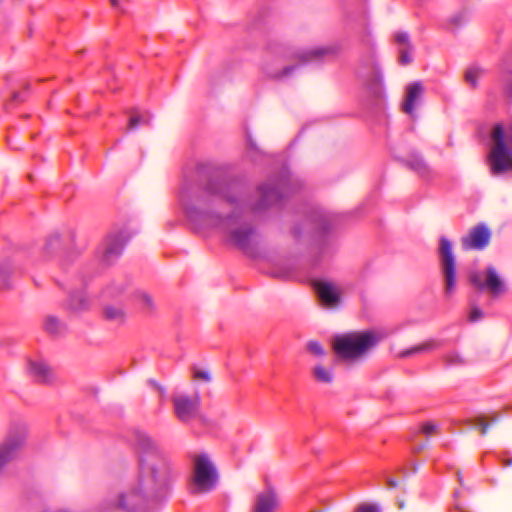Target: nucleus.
Masks as SVG:
<instances>
[{
  "mask_svg": "<svg viewBox=\"0 0 512 512\" xmlns=\"http://www.w3.org/2000/svg\"><path fill=\"white\" fill-rule=\"evenodd\" d=\"M298 188V180L285 167L278 177L259 185L254 198L241 179L218 171L201 188L195 189L185 180L179 191V203L194 228H215L226 242L251 254L260 239L253 216L282 205Z\"/></svg>",
  "mask_w": 512,
  "mask_h": 512,
  "instance_id": "nucleus-1",
  "label": "nucleus"
},
{
  "mask_svg": "<svg viewBox=\"0 0 512 512\" xmlns=\"http://www.w3.org/2000/svg\"><path fill=\"white\" fill-rule=\"evenodd\" d=\"M134 443L139 455L136 482L117 499L102 501L93 512H151L149 501L161 498L168 489L172 478L171 466L156 442L146 432L135 430Z\"/></svg>",
  "mask_w": 512,
  "mask_h": 512,
  "instance_id": "nucleus-2",
  "label": "nucleus"
},
{
  "mask_svg": "<svg viewBox=\"0 0 512 512\" xmlns=\"http://www.w3.org/2000/svg\"><path fill=\"white\" fill-rule=\"evenodd\" d=\"M491 141L488 156L491 174L498 176L512 171V124L507 129L502 124L495 125Z\"/></svg>",
  "mask_w": 512,
  "mask_h": 512,
  "instance_id": "nucleus-3",
  "label": "nucleus"
},
{
  "mask_svg": "<svg viewBox=\"0 0 512 512\" xmlns=\"http://www.w3.org/2000/svg\"><path fill=\"white\" fill-rule=\"evenodd\" d=\"M340 51L339 44H329L325 46H317L306 50L296 52L295 58L298 60L296 65H280V67L265 68V73L275 79L284 80L289 78L301 65L320 64L332 57Z\"/></svg>",
  "mask_w": 512,
  "mask_h": 512,
  "instance_id": "nucleus-4",
  "label": "nucleus"
},
{
  "mask_svg": "<svg viewBox=\"0 0 512 512\" xmlns=\"http://www.w3.org/2000/svg\"><path fill=\"white\" fill-rule=\"evenodd\" d=\"M191 490L193 493H207L215 489L218 482V472L206 453L194 455Z\"/></svg>",
  "mask_w": 512,
  "mask_h": 512,
  "instance_id": "nucleus-5",
  "label": "nucleus"
},
{
  "mask_svg": "<svg viewBox=\"0 0 512 512\" xmlns=\"http://www.w3.org/2000/svg\"><path fill=\"white\" fill-rule=\"evenodd\" d=\"M135 233L136 231L130 232L127 228L112 230L96 251L99 260L105 264L115 262L123 253L126 243Z\"/></svg>",
  "mask_w": 512,
  "mask_h": 512,
  "instance_id": "nucleus-6",
  "label": "nucleus"
},
{
  "mask_svg": "<svg viewBox=\"0 0 512 512\" xmlns=\"http://www.w3.org/2000/svg\"><path fill=\"white\" fill-rule=\"evenodd\" d=\"M440 264L444 279V292L450 297L456 289V260L452 250L451 242L445 238L440 239Z\"/></svg>",
  "mask_w": 512,
  "mask_h": 512,
  "instance_id": "nucleus-7",
  "label": "nucleus"
},
{
  "mask_svg": "<svg viewBox=\"0 0 512 512\" xmlns=\"http://www.w3.org/2000/svg\"><path fill=\"white\" fill-rule=\"evenodd\" d=\"M382 338L375 329L354 332V366L363 364Z\"/></svg>",
  "mask_w": 512,
  "mask_h": 512,
  "instance_id": "nucleus-8",
  "label": "nucleus"
},
{
  "mask_svg": "<svg viewBox=\"0 0 512 512\" xmlns=\"http://www.w3.org/2000/svg\"><path fill=\"white\" fill-rule=\"evenodd\" d=\"M172 402L175 414L181 422H189L199 413L200 397L198 394L176 395L173 397Z\"/></svg>",
  "mask_w": 512,
  "mask_h": 512,
  "instance_id": "nucleus-9",
  "label": "nucleus"
},
{
  "mask_svg": "<svg viewBox=\"0 0 512 512\" xmlns=\"http://www.w3.org/2000/svg\"><path fill=\"white\" fill-rule=\"evenodd\" d=\"M314 288L323 307L327 309L340 307L342 291L339 286L328 280L319 279L314 281Z\"/></svg>",
  "mask_w": 512,
  "mask_h": 512,
  "instance_id": "nucleus-10",
  "label": "nucleus"
},
{
  "mask_svg": "<svg viewBox=\"0 0 512 512\" xmlns=\"http://www.w3.org/2000/svg\"><path fill=\"white\" fill-rule=\"evenodd\" d=\"M485 275L486 280L484 281L480 273L473 272L470 275V281L477 289H487L494 296L504 292V283L494 266H488Z\"/></svg>",
  "mask_w": 512,
  "mask_h": 512,
  "instance_id": "nucleus-11",
  "label": "nucleus"
},
{
  "mask_svg": "<svg viewBox=\"0 0 512 512\" xmlns=\"http://www.w3.org/2000/svg\"><path fill=\"white\" fill-rule=\"evenodd\" d=\"M491 239V231L485 224H478L469 233L462 237L463 250H482L488 246Z\"/></svg>",
  "mask_w": 512,
  "mask_h": 512,
  "instance_id": "nucleus-12",
  "label": "nucleus"
},
{
  "mask_svg": "<svg viewBox=\"0 0 512 512\" xmlns=\"http://www.w3.org/2000/svg\"><path fill=\"white\" fill-rule=\"evenodd\" d=\"M278 506V494L274 487L267 483L264 490L255 496L251 512H275Z\"/></svg>",
  "mask_w": 512,
  "mask_h": 512,
  "instance_id": "nucleus-13",
  "label": "nucleus"
},
{
  "mask_svg": "<svg viewBox=\"0 0 512 512\" xmlns=\"http://www.w3.org/2000/svg\"><path fill=\"white\" fill-rule=\"evenodd\" d=\"M331 347L337 361H351L352 332L335 334L331 339Z\"/></svg>",
  "mask_w": 512,
  "mask_h": 512,
  "instance_id": "nucleus-14",
  "label": "nucleus"
},
{
  "mask_svg": "<svg viewBox=\"0 0 512 512\" xmlns=\"http://www.w3.org/2000/svg\"><path fill=\"white\" fill-rule=\"evenodd\" d=\"M423 85L416 81L407 87L406 98L403 103V111L411 116L414 115L416 102L422 97Z\"/></svg>",
  "mask_w": 512,
  "mask_h": 512,
  "instance_id": "nucleus-15",
  "label": "nucleus"
},
{
  "mask_svg": "<svg viewBox=\"0 0 512 512\" xmlns=\"http://www.w3.org/2000/svg\"><path fill=\"white\" fill-rule=\"evenodd\" d=\"M29 372L38 383L48 384L53 380V373L51 369L42 360L30 361Z\"/></svg>",
  "mask_w": 512,
  "mask_h": 512,
  "instance_id": "nucleus-16",
  "label": "nucleus"
},
{
  "mask_svg": "<svg viewBox=\"0 0 512 512\" xmlns=\"http://www.w3.org/2000/svg\"><path fill=\"white\" fill-rule=\"evenodd\" d=\"M313 380L321 385H332L335 380L334 368L319 362L311 368Z\"/></svg>",
  "mask_w": 512,
  "mask_h": 512,
  "instance_id": "nucleus-17",
  "label": "nucleus"
},
{
  "mask_svg": "<svg viewBox=\"0 0 512 512\" xmlns=\"http://www.w3.org/2000/svg\"><path fill=\"white\" fill-rule=\"evenodd\" d=\"M406 164L410 169L415 171L420 177H422L425 180H430L434 176L431 167L419 154H411L409 158L406 160Z\"/></svg>",
  "mask_w": 512,
  "mask_h": 512,
  "instance_id": "nucleus-18",
  "label": "nucleus"
},
{
  "mask_svg": "<svg viewBox=\"0 0 512 512\" xmlns=\"http://www.w3.org/2000/svg\"><path fill=\"white\" fill-rule=\"evenodd\" d=\"M442 343L436 339H429L423 343L405 349L397 354V358L404 359L421 353H428L440 348Z\"/></svg>",
  "mask_w": 512,
  "mask_h": 512,
  "instance_id": "nucleus-19",
  "label": "nucleus"
},
{
  "mask_svg": "<svg viewBox=\"0 0 512 512\" xmlns=\"http://www.w3.org/2000/svg\"><path fill=\"white\" fill-rule=\"evenodd\" d=\"M500 421V417L496 413L481 414L473 419L466 420V423L471 427H478L482 436H486L490 424H495Z\"/></svg>",
  "mask_w": 512,
  "mask_h": 512,
  "instance_id": "nucleus-20",
  "label": "nucleus"
},
{
  "mask_svg": "<svg viewBox=\"0 0 512 512\" xmlns=\"http://www.w3.org/2000/svg\"><path fill=\"white\" fill-rule=\"evenodd\" d=\"M88 307V299L82 290H73L70 293L67 308L73 312H80Z\"/></svg>",
  "mask_w": 512,
  "mask_h": 512,
  "instance_id": "nucleus-21",
  "label": "nucleus"
},
{
  "mask_svg": "<svg viewBox=\"0 0 512 512\" xmlns=\"http://www.w3.org/2000/svg\"><path fill=\"white\" fill-rule=\"evenodd\" d=\"M307 220L312 223L314 229L319 233H326L330 229L328 216L320 211H312Z\"/></svg>",
  "mask_w": 512,
  "mask_h": 512,
  "instance_id": "nucleus-22",
  "label": "nucleus"
},
{
  "mask_svg": "<svg viewBox=\"0 0 512 512\" xmlns=\"http://www.w3.org/2000/svg\"><path fill=\"white\" fill-rule=\"evenodd\" d=\"M269 273L273 277H276L279 279H284V280H289V279H293L296 277L293 266L287 262H280V263L275 264L271 268Z\"/></svg>",
  "mask_w": 512,
  "mask_h": 512,
  "instance_id": "nucleus-23",
  "label": "nucleus"
},
{
  "mask_svg": "<svg viewBox=\"0 0 512 512\" xmlns=\"http://www.w3.org/2000/svg\"><path fill=\"white\" fill-rule=\"evenodd\" d=\"M127 289V283L124 280L114 281L109 284L102 292L103 298L117 299L122 296Z\"/></svg>",
  "mask_w": 512,
  "mask_h": 512,
  "instance_id": "nucleus-24",
  "label": "nucleus"
},
{
  "mask_svg": "<svg viewBox=\"0 0 512 512\" xmlns=\"http://www.w3.org/2000/svg\"><path fill=\"white\" fill-rule=\"evenodd\" d=\"M150 121L151 116L148 112L132 114L129 118L128 130H136L140 126L148 125Z\"/></svg>",
  "mask_w": 512,
  "mask_h": 512,
  "instance_id": "nucleus-25",
  "label": "nucleus"
},
{
  "mask_svg": "<svg viewBox=\"0 0 512 512\" xmlns=\"http://www.w3.org/2000/svg\"><path fill=\"white\" fill-rule=\"evenodd\" d=\"M104 317L109 321L122 323L125 320V312L121 307L107 305L104 308Z\"/></svg>",
  "mask_w": 512,
  "mask_h": 512,
  "instance_id": "nucleus-26",
  "label": "nucleus"
},
{
  "mask_svg": "<svg viewBox=\"0 0 512 512\" xmlns=\"http://www.w3.org/2000/svg\"><path fill=\"white\" fill-rule=\"evenodd\" d=\"M44 329L51 335H58L64 330V325L58 318L48 316L44 321Z\"/></svg>",
  "mask_w": 512,
  "mask_h": 512,
  "instance_id": "nucleus-27",
  "label": "nucleus"
},
{
  "mask_svg": "<svg viewBox=\"0 0 512 512\" xmlns=\"http://www.w3.org/2000/svg\"><path fill=\"white\" fill-rule=\"evenodd\" d=\"M484 70L480 67H470L465 74L466 82L472 87L478 86L479 79L483 76Z\"/></svg>",
  "mask_w": 512,
  "mask_h": 512,
  "instance_id": "nucleus-28",
  "label": "nucleus"
},
{
  "mask_svg": "<svg viewBox=\"0 0 512 512\" xmlns=\"http://www.w3.org/2000/svg\"><path fill=\"white\" fill-rule=\"evenodd\" d=\"M134 301L138 302L142 309L149 310L152 308L153 303L151 297L142 291H136L133 293Z\"/></svg>",
  "mask_w": 512,
  "mask_h": 512,
  "instance_id": "nucleus-29",
  "label": "nucleus"
},
{
  "mask_svg": "<svg viewBox=\"0 0 512 512\" xmlns=\"http://www.w3.org/2000/svg\"><path fill=\"white\" fill-rule=\"evenodd\" d=\"M306 349L311 354L317 357H324L326 355V350L323 345L317 340H310L306 344Z\"/></svg>",
  "mask_w": 512,
  "mask_h": 512,
  "instance_id": "nucleus-30",
  "label": "nucleus"
},
{
  "mask_svg": "<svg viewBox=\"0 0 512 512\" xmlns=\"http://www.w3.org/2000/svg\"><path fill=\"white\" fill-rule=\"evenodd\" d=\"M60 244V236L58 234H52L47 238L44 250L50 255L55 249L60 247Z\"/></svg>",
  "mask_w": 512,
  "mask_h": 512,
  "instance_id": "nucleus-31",
  "label": "nucleus"
},
{
  "mask_svg": "<svg viewBox=\"0 0 512 512\" xmlns=\"http://www.w3.org/2000/svg\"><path fill=\"white\" fill-rule=\"evenodd\" d=\"M400 62L403 65L410 64L412 62V47H401L400 50Z\"/></svg>",
  "mask_w": 512,
  "mask_h": 512,
  "instance_id": "nucleus-32",
  "label": "nucleus"
},
{
  "mask_svg": "<svg viewBox=\"0 0 512 512\" xmlns=\"http://www.w3.org/2000/svg\"><path fill=\"white\" fill-rule=\"evenodd\" d=\"M356 512H380V509L374 503L361 502L358 504Z\"/></svg>",
  "mask_w": 512,
  "mask_h": 512,
  "instance_id": "nucleus-33",
  "label": "nucleus"
},
{
  "mask_svg": "<svg viewBox=\"0 0 512 512\" xmlns=\"http://www.w3.org/2000/svg\"><path fill=\"white\" fill-rule=\"evenodd\" d=\"M421 432L427 436L435 435L438 433V426L433 422H426L422 425Z\"/></svg>",
  "mask_w": 512,
  "mask_h": 512,
  "instance_id": "nucleus-34",
  "label": "nucleus"
},
{
  "mask_svg": "<svg viewBox=\"0 0 512 512\" xmlns=\"http://www.w3.org/2000/svg\"><path fill=\"white\" fill-rule=\"evenodd\" d=\"M396 42L401 45V47H412L409 40V35L406 32H398L395 35Z\"/></svg>",
  "mask_w": 512,
  "mask_h": 512,
  "instance_id": "nucleus-35",
  "label": "nucleus"
},
{
  "mask_svg": "<svg viewBox=\"0 0 512 512\" xmlns=\"http://www.w3.org/2000/svg\"><path fill=\"white\" fill-rule=\"evenodd\" d=\"M505 86L504 91L507 97L512 98V72L508 73L504 79Z\"/></svg>",
  "mask_w": 512,
  "mask_h": 512,
  "instance_id": "nucleus-36",
  "label": "nucleus"
},
{
  "mask_svg": "<svg viewBox=\"0 0 512 512\" xmlns=\"http://www.w3.org/2000/svg\"><path fill=\"white\" fill-rule=\"evenodd\" d=\"M194 378L200 379L206 382H209L211 380L210 374L206 370H196L194 372Z\"/></svg>",
  "mask_w": 512,
  "mask_h": 512,
  "instance_id": "nucleus-37",
  "label": "nucleus"
},
{
  "mask_svg": "<svg viewBox=\"0 0 512 512\" xmlns=\"http://www.w3.org/2000/svg\"><path fill=\"white\" fill-rule=\"evenodd\" d=\"M247 146L251 153L252 152L260 153V149L258 148L256 142L252 139V137L250 135L247 136Z\"/></svg>",
  "mask_w": 512,
  "mask_h": 512,
  "instance_id": "nucleus-38",
  "label": "nucleus"
},
{
  "mask_svg": "<svg viewBox=\"0 0 512 512\" xmlns=\"http://www.w3.org/2000/svg\"><path fill=\"white\" fill-rule=\"evenodd\" d=\"M483 313L478 307H474L470 313V320L477 321L482 317Z\"/></svg>",
  "mask_w": 512,
  "mask_h": 512,
  "instance_id": "nucleus-39",
  "label": "nucleus"
},
{
  "mask_svg": "<svg viewBox=\"0 0 512 512\" xmlns=\"http://www.w3.org/2000/svg\"><path fill=\"white\" fill-rule=\"evenodd\" d=\"M7 272H8L7 266H2L0 268V280L2 281L3 286H7V283L5 280Z\"/></svg>",
  "mask_w": 512,
  "mask_h": 512,
  "instance_id": "nucleus-40",
  "label": "nucleus"
},
{
  "mask_svg": "<svg viewBox=\"0 0 512 512\" xmlns=\"http://www.w3.org/2000/svg\"><path fill=\"white\" fill-rule=\"evenodd\" d=\"M388 485H389V487H390V488H393V489H394V488H396V487H397L398 482H397L396 480H394V479H389V480H388Z\"/></svg>",
  "mask_w": 512,
  "mask_h": 512,
  "instance_id": "nucleus-41",
  "label": "nucleus"
},
{
  "mask_svg": "<svg viewBox=\"0 0 512 512\" xmlns=\"http://www.w3.org/2000/svg\"><path fill=\"white\" fill-rule=\"evenodd\" d=\"M110 3L115 9H120L119 0H110Z\"/></svg>",
  "mask_w": 512,
  "mask_h": 512,
  "instance_id": "nucleus-42",
  "label": "nucleus"
},
{
  "mask_svg": "<svg viewBox=\"0 0 512 512\" xmlns=\"http://www.w3.org/2000/svg\"><path fill=\"white\" fill-rule=\"evenodd\" d=\"M452 22H454L456 25H460L462 23L461 19L458 17L452 18Z\"/></svg>",
  "mask_w": 512,
  "mask_h": 512,
  "instance_id": "nucleus-43",
  "label": "nucleus"
},
{
  "mask_svg": "<svg viewBox=\"0 0 512 512\" xmlns=\"http://www.w3.org/2000/svg\"><path fill=\"white\" fill-rule=\"evenodd\" d=\"M452 361H453L454 363H462V359H461V358H460V356H458V355H456V356L452 359Z\"/></svg>",
  "mask_w": 512,
  "mask_h": 512,
  "instance_id": "nucleus-44",
  "label": "nucleus"
},
{
  "mask_svg": "<svg viewBox=\"0 0 512 512\" xmlns=\"http://www.w3.org/2000/svg\"><path fill=\"white\" fill-rule=\"evenodd\" d=\"M504 465L505 466H512V458H508V459L504 460Z\"/></svg>",
  "mask_w": 512,
  "mask_h": 512,
  "instance_id": "nucleus-45",
  "label": "nucleus"
},
{
  "mask_svg": "<svg viewBox=\"0 0 512 512\" xmlns=\"http://www.w3.org/2000/svg\"><path fill=\"white\" fill-rule=\"evenodd\" d=\"M19 95L18 94H14V98L15 99H18Z\"/></svg>",
  "mask_w": 512,
  "mask_h": 512,
  "instance_id": "nucleus-46",
  "label": "nucleus"
},
{
  "mask_svg": "<svg viewBox=\"0 0 512 512\" xmlns=\"http://www.w3.org/2000/svg\"><path fill=\"white\" fill-rule=\"evenodd\" d=\"M399 506H400V508H403L404 507V503H400Z\"/></svg>",
  "mask_w": 512,
  "mask_h": 512,
  "instance_id": "nucleus-47",
  "label": "nucleus"
}]
</instances>
